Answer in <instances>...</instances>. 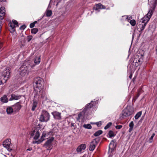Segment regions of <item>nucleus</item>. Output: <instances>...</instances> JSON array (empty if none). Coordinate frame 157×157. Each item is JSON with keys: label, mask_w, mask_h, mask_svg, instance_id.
<instances>
[{"label": "nucleus", "mask_w": 157, "mask_h": 157, "mask_svg": "<svg viewBox=\"0 0 157 157\" xmlns=\"http://www.w3.org/2000/svg\"><path fill=\"white\" fill-rule=\"evenodd\" d=\"M134 110L133 107L131 106H127L122 112V116L121 117L122 118L128 117L132 114Z\"/></svg>", "instance_id": "nucleus-4"}, {"label": "nucleus", "mask_w": 157, "mask_h": 157, "mask_svg": "<svg viewBox=\"0 0 157 157\" xmlns=\"http://www.w3.org/2000/svg\"><path fill=\"white\" fill-rule=\"evenodd\" d=\"M90 123L92 124H95V123L94 122H91Z\"/></svg>", "instance_id": "nucleus-57"}, {"label": "nucleus", "mask_w": 157, "mask_h": 157, "mask_svg": "<svg viewBox=\"0 0 157 157\" xmlns=\"http://www.w3.org/2000/svg\"><path fill=\"white\" fill-rule=\"evenodd\" d=\"M98 102V101L97 100L94 101H91L90 103L87 104L86 105L83 111L84 110L85 111H87L88 109L92 108Z\"/></svg>", "instance_id": "nucleus-14"}, {"label": "nucleus", "mask_w": 157, "mask_h": 157, "mask_svg": "<svg viewBox=\"0 0 157 157\" xmlns=\"http://www.w3.org/2000/svg\"><path fill=\"white\" fill-rule=\"evenodd\" d=\"M129 22L131 25L133 26H134L136 24V20H130Z\"/></svg>", "instance_id": "nucleus-37"}, {"label": "nucleus", "mask_w": 157, "mask_h": 157, "mask_svg": "<svg viewBox=\"0 0 157 157\" xmlns=\"http://www.w3.org/2000/svg\"><path fill=\"white\" fill-rule=\"evenodd\" d=\"M122 17H125L126 20H130L132 18V16H130L128 17V16H122Z\"/></svg>", "instance_id": "nucleus-41"}, {"label": "nucleus", "mask_w": 157, "mask_h": 157, "mask_svg": "<svg viewBox=\"0 0 157 157\" xmlns=\"http://www.w3.org/2000/svg\"><path fill=\"white\" fill-rule=\"evenodd\" d=\"M11 144L10 140L7 139L3 142V145L8 150L10 149V147Z\"/></svg>", "instance_id": "nucleus-18"}, {"label": "nucleus", "mask_w": 157, "mask_h": 157, "mask_svg": "<svg viewBox=\"0 0 157 157\" xmlns=\"http://www.w3.org/2000/svg\"><path fill=\"white\" fill-rule=\"evenodd\" d=\"M86 148V145L85 144H81L76 149V151L78 153H81L82 150H84Z\"/></svg>", "instance_id": "nucleus-20"}, {"label": "nucleus", "mask_w": 157, "mask_h": 157, "mask_svg": "<svg viewBox=\"0 0 157 157\" xmlns=\"http://www.w3.org/2000/svg\"><path fill=\"white\" fill-rule=\"evenodd\" d=\"M129 77L130 79H131V78H132V74H130V75H129Z\"/></svg>", "instance_id": "nucleus-49"}, {"label": "nucleus", "mask_w": 157, "mask_h": 157, "mask_svg": "<svg viewBox=\"0 0 157 157\" xmlns=\"http://www.w3.org/2000/svg\"><path fill=\"white\" fill-rule=\"evenodd\" d=\"M141 63L140 59L139 58H135L133 62V65L137 67Z\"/></svg>", "instance_id": "nucleus-19"}, {"label": "nucleus", "mask_w": 157, "mask_h": 157, "mask_svg": "<svg viewBox=\"0 0 157 157\" xmlns=\"http://www.w3.org/2000/svg\"><path fill=\"white\" fill-rule=\"evenodd\" d=\"M152 141H150V142L151 143Z\"/></svg>", "instance_id": "nucleus-61"}, {"label": "nucleus", "mask_w": 157, "mask_h": 157, "mask_svg": "<svg viewBox=\"0 0 157 157\" xmlns=\"http://www.w3.org/2000/svg\"><path fill=\"white\" fill-rule=\"evenodd\" d=\"M102 4L99 3L96 5V7L94 8V9L95 10H98L99 9H101Z\"/></svg>", "instance_id": "nucleus-29"}, {"label": "nucleus", "mask_w": 157, "mask_h": 157, "mask_svg": "<svg viewBox=\"0 0 157 157\" xmlns=\"http://www.w3.org/2000/svg\"><path fill=\"white\" fill-rule=\"evenodd\" d=\"M154 3L157 5V0H155Z\"/></svg>", "instance_id": "nucleus-53"}, {"label": "nucleus", "mask_w": 157, "mask_h": 157, "mask_svg": "<svg viewBox=\"0 0 157 157\" xmlns=\"http://www.w3.org/2000/svg\"><path fill=\"white\" fill-rule=\"evenodd\" d=\"M40 95L41 98L44 101H46L48 99L47 94L46 91L44 90H38V92H36L34 96V99L33 100V106L32 108V110L34 111L36 107L37 104V102L36 100V97L37 95Z\"/></svg>", "instance_id": "nucleus-1"}, {"label": "nucleus", "mask_w": 157, "mask_h": 157, "mask_svg": "<svg viewBox=\"0 0 157 157\" xmlns=\"http://www.w3.org/2000/svg\"><path fill=\"white\" fill-rule=\"evenodd\" d=\"M52 14V11L51 10H47L45 13L44 16L49 17L51 16Z\"/></svg>", "instance_id": "nucleus-24"}, {"label": "nucleus", "mask_w": 157, "mask_h": 157, "mask_svg": "<svg viewBox=\"0 0 157 157\" xmlns=\"http://www.w3.org/2000/svg\"><path fill=\"white\" fill-rule=\"evenodd\" d=\"M33 36H30V40H31Z\"/></svg>", "instance_id": "nucleus-56"}, {"label": "nucleus", "mask_w": 157, "mask_h": 157, "mask_svg": "<svg viewBox=\"0 0 157 157\" xmlns=\"http://www.w3.org/2000/svg\"><path fill=\"white\" fill-rule=\"evenodd\" d=\"M55 129V128H54L53 129L50 131L48 132H46L44 131L43 132L42 136H41L40 138L37 141H33L32 143L33 144H39L41 143L45 139H48L49 138L50 136H52V134L54 132V130Z\"/></svg>", "instance_id": "nucleus-2"}, {"label": "nucleus", "mask_w": 157, "mask_h": 157, "mask_svg": "<svg viewBox=\"0 0 157 157\" xmlns=\"http://www.w3.org/2000/svg\"><path fill=\"white\" fill-rule=\"evenodd\" d=\"M5 13L2 12H0V20H3L4 18V17L5 15Z\"/></svg>", "instance_id": "nucleus-36"}, {"label": "nucleus", "mask_w": 157, "mask_h": 157, "mask_svg": "<svg viewBox=\"0 0 157 157\" xmlns=\"http://www.w3.org/2000/svg\"><path fill=\"white\" fill-rule=\"evenodd\" d=\"M112 124V123L111 122H109L107 125L105 127L104 129H107L109 128Z\"/></svg>", "instance_id": "nucleus-35"}, {"label": "nucleus", "mask_w": 157, "mask_h": 157, "mask_svg": "<svg viewBox=\"0 0 157 157\" xmlns=\"http://www.w3.org/2000/svg\"><path fill=\"white\" fill-rule=\"evenodd\" d=\"M82 116V113L81 112L80 113L78 114V117L77 118V120H78L80 119L81 117Z\"/></svg>", "instance_id": "nucleus-44"}, {"label": "nucleus", "mask_w": 157, "mask_h": 157, "mask_svg": "<svg viewBox=\"0 0 157 157\" xmlns=\"http://www.w3.org/2000/svg\"><path fill=\"white\" fill-rule=\"evenodd\" d=\"M2 22L1 21V20H0V29H2Z\"/></svg>", "instance_id": "nucleus-47"}, {"label": "nucleus", "mask_w": 157, "mask_h": 157, "mask_svg": "<svg viewBox=\"0 0 157 157\" xmlns=\"http://www.w3.org/2000/svg\"><path fill=\"white\" fill-rule=\"evenodd\" d=\"M5 1H6V0H0V1L1 2H4Z\"/></svg>", "instance_id": "nucleus-54"}, {"label": "nucleus", "mask_w": 157, "mask_h": 157, "mask_svg": "<svg viewBox=\"0 0 157 157\" xmlns=\"http://www.w3.org/2000/svg\"><path fill=\"white\" fill-rule=\"evenodd\" d=\"M29 150H30L29 148L27 149V151H29Z\"/></svg>", "instance_id": "nucleus-59"}, {"label": "nucleus", "mask_w": 157, "mask_h": 157, "mask_svg": "<svg viewBox=\"0 0 157 157\" xmlns=\"http://www.w3.org/2000/svg\"><path fill=\"white\" fill-rule=\"evenodd\" d=\"M5 8L4 7H1L0 9V12H2L3 11L4 13H5Z\"/></svg>", "instance_id": "nucleus-43"}, {"label": "nucleus", "mask_w": 157, "mask_h": 157, "mask_svg": "<svg viewBox=\"0 0 157 157\" xmlns=\"http://www.w3.org/2000/svg\"><path fill=\"white\" fill-rule=\"evenodd\" d=\"M95 124H96L98 127H100L101 125V121L95 122Z\"/></svg>", "instance_id": "nucleus-39"}, {"label": "nucleus", "mask_w": 157, "mask_h": 157, "mask_svg": "<svg viewBox=\"0 0 157 157\" xmlns=\"http://www.w3.org/2000/svg\"><path fill=\"white\" fill-rule=\"evenodd\" d=\"M43 82V79L40 77H37L34 79L33 83L34 89L35 91L38 92V90L42 89Z\"/></svg>", "instance_id": "nucleus-3"}, {"label": "nucleus", "mask_w": 157, "mask_h": 157, "mask_svg": "<svg viewBox=\"0 0 157 157\" xmlns=\"http://www.w3.org/2000/svg\"><path fill=\"white\" fill-rule=\"evenodd\" d=\"M156 53L157 55V45L156 46Z\"/></svg>", "instance_id": "nucleus-52"}, {"label": "nucleus", "mask_w": 157, "mask_h": 157, "mask_svg": "<svg viewBox=\"0 0 157 157\" xmlns=\"http://www.w3.org/2000/svg\"><path fill=\"white\" fill-rule=\"evenodd\" d=\"M156 5H157L154 2L152 6V10H150L149 11L148 13L146 15V17H144L143 18L141 19V20H145L146 18H147L146 20H150L152 14V10H155Z\"/></svg>", "instance_id": "nucleus-12"}, {"label": "nucleus", "mask_w": 157, "mask_h": 157, "mask_svg": "<svg viewBox=\"0 0 157 157\" xmlns=\"http://www.w3.org/2000/svg\"><path fill=\"white\" fill-rule=\"evenodd\" d=\"M86 156V155H84L82 157H85Z\"/></svg>", "instance_id": "nucleus-58"}, {"label": "nucleus", "mask_w": 157, "mask_h": 157, "mask_svg": "<svg viewBox=\"0 0 157 157\" xmlns=\"http://www.w3.org/2000/svg\"><path fill=\"white\" fill-rule=\"evenodd\" d=\"M100 138L99 137H97L94 139L92 142H94V144L97 145V144L99 142Z\"/></svg>", "instance_id": "nucleus-34"}, {"label": "nucleus", "mask_w": 157, "mask_h": 157, "mask_svg": "<svg viewBox=\"0 0 157 157\" xmlns=\"http://www.w3.org/2000/svg\"><path fill=\"white\" fill-rule=\"evenodd\" d=\"M98 102V101L97 100L94 101H91L90 103L87 104L86 105L83 111L84 110L85 111H87L88 109L92 108Z\"/></svg>", "instance_id": "nucleus-13"}, {"label": "nucleus", "mask_w": 157, "mask_h": 157, "mask_svg": "<svg viewBox=\"0 0 157 157\" xmlns=\"http://www.w3.org/2000/svg\"><path fill=\"white\" fill-rule=\"evenodd\" d=\"M10 70L9 68H6L2 73V75L3 77V80H0L1 84L3 83H6V81L10 77Z\"/></svg>", "instance_id": "nucleus-6"}, {"label": "nucleus", "mask_w": 157, "mask_h": 157, "mask_svg": "<svg viewBox=\"0 0 157 157\" xmlns=\"http://www.w3.org/2000/svg\"><path fill=\"white\" fill-rule=\"evenodd\" d=\"M51 113L55 119L59 120L61 119V113L57 111H54Z\"/></svg>", "instance_id": "nucleus-17"}, {"label": "nucleus", "mask_w": 157, "mask_h": 157, "mask_svg": "<svg viewBox=\"0 0 157 157\" xmlns=\"http://www.w3.org/2000/svg\"><path fill=\"white\" fill-rule=\"evenodd\" d=\"M96 145L94 143V142H92L90 145L89 148V150L90 151H93L95 149Z\"/></svg>", "instance_id": "nucleus-23"}, {"label": "nucleus", "mask_w": 157, "mask_h": 157, "mask_svg": "<svg viewBox=\"0 0 157 157\" xmlns=\"http://www.w3.org/2000/svg\"><path fill=\"white\" fill-rule=\"evenodd\" d=\"M108 135L109 136V137L111 138L115 136L116 135V134L112 130H109V131Z\"/></svg>", "instance_id": "nucleus-28"}, {"label": "nucleus", "mask_w": 157, "mask_h": 157, "mask_svg": "<svg viewBox=\"0 0 157 157\" xmlns=\"http://www.w3.org/2000/svg\"><path fill=\"white\" fill-rule=\"evenodd\" d=\"M21 96L19 95L13 94L11 95V97L10 99V101H11L13 100H18L20 98Z\"/></svg>", "instance_id": "nucleus-21"}, {"label": "nucleus", "mask_w": 157, "mask_h": 157, "mask_svg": "<svg viewBox=\"0 0 157 157\" xmlns=\"http://www.w3.org/2000/svg\"><path fill=\"white\" fill-rule=\"evenodd\" d=\"M14 111L17 112L19 111L21 108V105L19 102L17 103L12 106Z\"/></svg>", "instance_id": "nucleus-16"}, {"label": "nucleus", "mask_w": 157, "mask_h": 157, "mask_svg": "<svg viewBox=\"0 0 157 157\" xmlns=\"http://www.w3.org/2000/svg\"><path fill=\"white\" fill-rule=\"evenodd\" d=\"M149 20H142V21H140L139 22L138 25V29L140 34L142 33V32L144 29L145 27L148 22Z\"/></svg>", "instance_id": "nucleus-9"}, {"label": "nucleus", "mask_w": 157, "mask_h": 157, "mask_svg": "<svg viewBox=\"0 0 157 157\" xmlns=\"http://www.w3.org/2000/svg\"><path fill=\"white\" fill-rule=\"evenodd\" d=\"M40 56L36 57L34 59V62L36 65L39 64L40 62Z\"/></svg>", "instance_id": "nucleus-26"}, {"label": "nucleus", "mask_w": 157, "mask_h": 157, "mask_svg": "<svg viewBox=\"0 0 157 157\" xmlns=\"http://www.w3.org/2000/svg\"><path fill=\"white\" fill-rule=\"evenodd\" d=\"M9 30L11 33H13L15 31V28L18 27V23L17 20H10L9 24Z\"/></svg>", "instance_id": "nucleus-8"}, {"label": "nucleus", "mask_w": 157, "mask_h": 157, "mask_svg": "<svg viewBox=\"0 0 157 157\" xmlns=\"http://www.w3.org/2000/svg\"><path fill=\"white\" fill-rule=\"evenodd\" d=\"M0 101L3 103L7 102L8 101V99L7 96L5 95L3 97H2L0 98Z\"/></svg>", "instance_id": "nucleus-22"}, {"label": "nucleus", "mask_w": 157, "mask_h": 157, "mask_svg": "<svg viewBox=\"0 0 157 157\" xmlns=\"http://www.w3.org/2000/svg\"><path fill=\"white\" fill-rule=\"evenodd\" d=\"M54 140V137H52L48 140L44 144V146H45L48 150H50L52 149V142Z\"/></svg>", "instance_id": "nucleus-11"}, {"label": "nucleus", "mask_w": 157, "mask_h": 157, "mask_svg": "<svg viewBox=\"0 0 157 157\" xmlns=\"http://www.w3.org/2000/svg\"><path fill=\"white\" fill-rule=\"evenodd\" d=\"M122 127V125H117L116 126L115 128L117 129H120Z\"/></svg>", "instance_id": "nucleus-45"}, {"label": "nucleus", "mask_w": 157, "mask_h": 157, "mask_svg": "<svg viewBox=\"0 0 157 157\" xmlns=\"http://www.w3.org/2000/svg\"><path fill=\"white\" fill-rule=\"evenodd\" d=\"M37 21H35L33 22L30 24V28H32L34 27L35 26V25L37 23Z\"/></svg>", "instance_id": "nucleus-38"}, {"label": "nucleus", "mask_w": 157, "mask_h": 157, "mask_svg": "<svg viewBox=\"0 0 157 157\" xmlns=\"http://www.w3.org/2000/svg\"><path fill=\"white\" fill-rule=\"evenodd\" d=\"M30 135H31L30 138H33V140H35V141H37V140H36L38 139L40 136L39 129L37 128H34L30 132Z\"/></svg>", "instance_id": "nucleus-7"}, {"label": "nucleus", "mask_w": 157, "mask_h": 157, "mask_svg": "<svg viewBox=\"0 0 157 157\" xmlns=\"http://www.w3.org/2000/svg\"><path fill=\"white\" fill-rule=\"evenodd\" d=\"M142 114V112L140 111L138 112L135 115V119H137L139 118V117H140Z\"/></svg>", "instance_id": "nucleus-32"}, {"label": "nucleus", "mask_w": 157, "mask_h": 157, "mask_svg": "<svg viewBox=\"0 0 157 157\" xmlns=\"http://www.w3.org/2000/svg\"><path fill=\"white\" fill-rule=\"evenodd\" d=\"M103 132L101 130H99L96 132L94 134L95 136H97L102 134Z\"/></svg>", "instance_id": "nucleus-30"}, {"label": "nucleus", "mask_w": 157, "mask_h": 157, "mask_svg": "<svg viewBox=\"0 0 157 157\" xmlns=\"http://www.w3.org/2000/svg\"><path fill=\"white\" fill-rule=\"evenodd\" d=\"M49 113L46 110H43L39 118V121L41 122H47L50 119Z\"/></svg>", "instance_id": "nucleus-5"}, {"label": "nucleus", "mask_w": 157, "mask_h": 157, "mask_svg": "<svg viewBox=\"0 0 157 157\" xmlns=\"http://www.w3.org/2000/svg\"><path fill=\"white\" fill-rule=\"evenodd\" d=\"M6 111L8 114H10L14 112L12 106L7 108Z\"/></svg>", "instance_id": "nucleus-25"}, {"label": "nucleus", "mask_w": 157, "mask_h": 157, "mask_svg": "<svg viewBox=\"0 0 157 157\" xmlns=\"http://www.w3.org/2000/svg\"><path fill=\"white\" fill-rule=\"evenodd\" d=\"M101 9H105V6L102 5Z\"/></svg>", "instance_id": "nucleus-48"}, {"label": "nucleus", "mask_w": 157, "mask_h": 157, "mask_svg": "<svg viewBox=\"0 0 157 157\" xmlns=\"http://www.w3.org/2000/svg\"><path fill=\"white\" fill-rule=\"evenodd\" d=\"M134 125V124L133 121H132L129 124V129L128 130L129 132H131L133 130Z\"/></svg>", "instance_id": "nucleus-27"}, {"label": "nucleus", "mask_w": 157, "mask_h": 157, "mask_svg": "<svg viewBox=\"0 0 157 157\" xmlns=\"http://www.w3.org/2000/svg\"><path fill=\"white\" fill-rule=\"evenodd\" d=\"M83 127L85 128L90 129L92 128V126L90 124H84L83 125Z\"/></svg>", "instance_id": "nucleus-31"}, {"label": "nucleus", "mask_w": 157, "mask_h": 157, "mask_svg": "<svg viewBox=\"0 0 157 157\" xmlns=\"http://www.w3.org/2000/svg\"><path fill=\"white\" fill-rule=\"evenodd\" d=\"M74 123H71V127H72V126H73L74 127Z\"/></svg>", "instance_id": "nucleus-50"}, {"label": "nucleus", "mask_w": 157, "mask_h": 157, "mask_svg": "<svg viewBox=\"0 0 157 157\" xmlns=\"http://www.w3.org/2000/svg\"><path fill=\"white\" fill-rule=\"evenodd\" d=\"M38 31L37 28H33L31 30V32L32 34H35Z\"/></svg>", "instance_id": "nucleus-33"}, {"label": "nucleus", "mask_w": 157, "mask_h": 157, "mask_svg": "<svg viewBox=\"0 0 157 157\" xmlns=\"http://www.w3.org/2000/svg\"><path fill=\"white\" fill-rule=\"evenodd\" d=\"M115 140H113L111 141L109 146V151L112 152L116 147V144L115 143Z\"/></svg>", "instance_id": "nucleus-15"}, {"label": "nucleus", "mask_w": 157, "mask_h": 157, "mask_svg": "<svg viewBox=\"0 0 157 157\" xmlns=\"http://www.w3.org/2000/svg\"><path fill=\"white\" fill-rule=\"evenodd\" d=\"M32 150V148L30 147V151L31 150Z\"/></svg>", "instance_id": "nucleus-60"}, {"label": "nucleus", "mask_w": 157, "mask_h": 157, "mask_svg": "<svg viewBox=\"0 0 157 157\" xmlns=\"http://www.w3.org/2000/svg\"><path fill=\"white\" fill-rule=\"evenodd\" d=\"M2 46V44L1 43H0V49L1 48Z\"/></svg>", "instance_id": "nucleus-51"}, {"label": "nucleus", "mask_w": 157, "mask_h": 157, "mask_svg": "<svg viewBox=\"0 0 157 157\" xmlns=\"http://www.w3.org/2000/svg\"><path fill=\"white\" fill-rule=\"evenodd\" d=\"M28 41H29V36H28Z\"/></svg>", "instance_id": "nucleus-55"}, {"label": "nucleus", "mask_w": 157, "mask_h": 157, "mask_svg": "<svg viewBox=\"0 0 157 157\" xmlns=\"http://www.w3.org/2000/svg\"><path fill=\"white\" fill-rule=\"evenodd\" d=\"M155 135V134L154 133H153L151 137L150 138V140H152L153 139V138L154 136Z\"/></svg>", "instance_id": "nucleus-46"}, {"label": "nucleus", "mask_w": 157, "mask_h": 157, "mask_svg": "<svg viewBox=\"0 0 157 157\" xmlns=\"http://www.w3.org/2000/svg\"><path fill=\"white\" fill-rule=\"evenodd\" d=\"M28 67L25 65H22L19 69L20 74L22 76H25L26 74L28 73Z\"/></svg>", "instance_id": "nucleus-10"}, {"label": "nucleus", "mask_w": 157, "mask_h": 157, "mask_svg": "<svg viewBox=\"0 0 157 157\" xmlns=\"http://www.w3.org/2000/svg\"><path fill=\"white\" fill-rule=\"evenodd\" d=\"M26 27V26L25 25H21L19 28V29L21 30H24Z\"/></svg>", "instance_id": "nucleus-40"}, {"label": "nucleus", "mask_w": 157, "mask_h": 157, "mask_svg": "<svg viewBox=\"0 0 157 157\" xmlns=\"http://www.w3.org/2000/svg\"><path fill=\"white\" fill-rule=\"evenodd\" d=\"M140 92H138L136 95L134 97V98L135 100H136L138 98L140 95Z\"/></svg>", "instance_id": "nucleus-42"}]
</instances>
